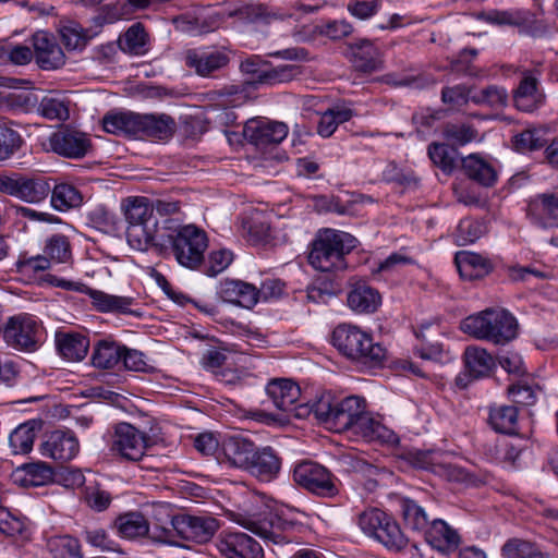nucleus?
Segmentation results:
<instances>
[{
  "instance_id": "1",
  "label": "nucleus",
  "mask_w": 558,
  "mask_h": 558,
  "mask_svg": "<svg viewBox=\"0 0 558 558\" xmlns=\"http://www.w3.org/2000/svg\"><path fill=\"white\" fill-rule=\"evenodd\" d=\"M121 210L128 223L126 240L131 247L145 252L156 247L162 252L165 241L158 234V220L154 207L146 197H128L121 203Z\"/></svg>"
},
{
  "instance_id": "2",
  "label": "nucleus",
  "mask_w": 558,
  "mask_h": 558,
  "mask_svg": "<svg viewBox=\"0 0 558 558\" xmlns=\"http://www.w3.org/2000/svg\"><path fill=\"white\" fill-rule=\"evenodd\" d=\"M333 347L345 357L365 367L384 365L387 350L360 327L351 324L338 325L331 336Z\"/></svg>"
},
{
  "instance_id": "3",
  "label": "nucleus",
  "mask_w": 558,
  "mask_h": 558,
  "mask_svg": "<svg viewBox=\"0 0 558 558\" xmlns=\"http://www.w3.org/2000/svg\"><path fill=\"white\" fill-rule=\"evenodd\" d=\"M461 330L478 340L506 344L518 336L517 318L505 308H486L461 322Z\"/></svg>"
},
{
  "instance_id": "4",
  "label": "nucleus",
  "mask_w": 558,
  "mask_h": 558,
  "mask_svg": "<svg viewBox=\"0 0 558 558\" xmlns=\"http://www.w3.org/2000/svg\"><path fill=\"white\" fill-rule=\"evenodd\" d=\"M219 527L218 521L210 515L178 514L171 518L170 526L154 524L153 543L181 546L180 539L206 543Z\"/></svg>"
},
{
  "instance_id": "5",
  "label": "nucleus",
  "mask_w": 558,
  "mask_h": 558,
  "mask_svg": "<svg viewBox=\"0 0 558 558\" xmlns=\"http://www.w3.org/2000/svg\"><path fill=\"white\" fill-rule=\"evenodd\" d=\"M357 240L350 233L326 229L319 231L311 244L308 263L319 271H338L347 268L345 255Z\"/></svg>"
},
{
  "instance_id": "6",
  "label": "nucleus",
  "mask_w": 558,
  "mask_h": 558,
  "mask_svg": "<svg viewBox=\"0 0 558 558\" xmlns=\"http://www.w3.org/2000/svg\"><path fill=\"white\" fill-rule=\"evenodd\" d=\"M175 259L186 268L195 269L204 260V252L207 248L205 232L195 226L189 225L180 228L177 234H169Z\"/></svg>"
},
{
  "instance_id": "7",
  "label": "nucleus",
  "mask_w": 558,
  "mask_h": 558,
  "mask_svg": "<svg viewBox=\"0 0 558 558\" xmlns=\"http://www.w3.org/2000/svg\"><path fill=\"white\" fill-rule=\"evenodd\" d=\"M294 482L308 492L331 498L338 495L337 477L324 465L314 461H302L294 466Z\"/></svg>"
},
{
  "instance_id": "8",
  "label": "nucleus",
  "mask_w": 558,
  "mask_h": 558,
  "mask_svg": "<svg viewBox=\"0 0 558 558\" xmlns=\"http://www.w3.org/2000/svg\"><path fill=\"white\" fill-rule=\"evenodd\" d=\"M38 332L39 326L33 316L19 314L9 318L3 337L16 349L35 351L39 343Z\"/></svg>"
},
{
  "instance_id": "9",
  "label": "nucleus",
  "mask_w": 558,
  "mask_h": 558,
  "mask_svg": "<svg viewBox=\"0 0 558 558\" xmlns=\"http://www.w3.org/2000/svg\"><path fill=\"white\" fill-rule=\"evenodd\" d=\"M149 438L128 423L116 427L111 450L130 461H140L148 448Z\"/></svg>"
},
{
  "instance_id": "10",
  "label": "nucleus",
  "mask_w": 558,
  "mask_h": 558,
  "mask_svg": "<svg viewBox=\"0 0 558 558\" xmlns=\"http://www.w3.org/2000/svg\"><path fill=\"white\" fill-rule=\"evenodd\" d=\"M61 288L69 291H77L87 294L92 299L94 307L102 313L114 312L121 314H133L131 305L134 300L130 296H119L108 294L100 290H95L81 282L63 280Z\"/></svg>"
},
{
  "instance_id": "11",
  "label": "nucleus",
  "mask_w": 558,
  "mask_h": 558,
  "mask_svg": "<svg viewBox=\"0 0 558 558\" xmlns=\"http://www.w3.org/2000/svg\"><path fill=\"white\" fill-rule=\"evenodd\" d=\"M288 126L283 122L269 120H250L243 129L244 137L258 148L281 143L288 135Z\"/></svg>"
},
{
  "instance_id": "12",
  "label": "nucleus",
  "mask_w": 558,
  "mask_h": 558,
  "mask_svg": "<svg viewBox=\"0 0 558 558\" xmlns=\"http://www.w3.org/2000/svg\"><path fill=\"white\" fill-rule=\"evenodd\" d=\"M230 59L220 50L189 49L184 53V63L202 77L213 76L226 68Z\"/></svg>"
},
{
  "instance_id": "13",
  "label": "nucleus",
  "mask_w": 558,
  "mask_h": 558,
  "mask_svg": "<svg viewBox=\"0 0 558 558\" xmlns=\"http://www.w3.org/2000/svg\"><path fill=\"white\" fill-rule=\"evenodd\" d=\"M78 450V440L71 430H53L40 445V452L44 457L63 462L72 460Z\"/></svg>"
},
{
  "instance_id": "14",
  "label": "nucleus",
  "mask_w": 558,
  "mask_h": 558,
  "mask_svg": "<svg viewBox=\"0 0 558 558\" xmlns=\"http://www.w3.org/2000/svg\"><path fill=\"white\" fill-rule=\"evenodd\" d=\"M49 145L54 153L68 158H82L90 147L85 133L70 129L51 134Z\"/></svg>"
},
{
  "instance_id": "15",
  "label": "nucleus",
  "mask_w": 558,
  "mask_h": 558,
  "mask_svg": "<svg viewBox=\"0 0 558 558\" xmlns=\"http://www.w3.org/2000/svg\"><path fill=\"white\" fill-rule=\"evenodd\" d=\"M226 558H263L262 546L245 533H227L218 544Z\"/></svg>"
},
{
  "instance_id": "16",
  "label": "nucleus",
  "mask_w": 558,
  "mask_h": 558,
  "mask_svg": "<svg viewBox=\"0 0 558 558\" xmlns=\"http://www.w3.org/2000/svg\"><path fill=\"white\" fill-rule=\"evenodd\" d=\"M33 47V53L41 69L53 70L64 64L65 56L62 49L47 32L39 31L34 34Z\"/></svg>"
},
{
  "instance_id": "17",
  "label": "nucleus",
  "mask_w": 558,
  "mask_h": 558,
  "mask_svg": "<svg viewBox=\"0 0 558 558\" xmlns=\"http://www.w3.org/2000/svg\"><path fill=\"white\" fill-rule=\"evenodd\" d=\"M537 71H524L519 86L513 93L514 106L524 112H532L537 109L545 100V95L538 90Z\"/></svg>"
},
{
  "instance_id": "18",
  "label": "nucleus",
  "mask_w": 558,
  "mask_h": 558,
  "mask_svg": "<svg viewBox=\"0 0 558 558\" xmlns=\"http://www.w3.org/2000/svg\"><path fill=\"white\" fill-rule=\"evenodd\" d=\"M281 470V459L269 446L254 448V457L250 459L245 471L259 481L270 482L276 478Z\"/></svg>"
},
{
  "instance_id": "19",
  "label": "nucleus",
  "mask_w": 558,
  "mask_h": 558,
  "mask_svg": "<svg viewBox=\"0 0 558 558\" xmlns=\"http://www.w3.org/2000/svg\"><path fill=\"white\" fill-rule=\"evenodd\" d=\"M253 441L239 436H231L223 440L219 461L230 468L246 470L250 459L254 457Z\"/></svg>"
},
{
  "instance_id": "20",
  "label": "nucleus",
  "mask_w": 558,
  "mask_h": 558,
  "mask_svg": "<svg viewBox=\"0 0 558 558\" xmlns=\"http://www.w3.org/2000/svg\"><path fill=\"white\" fill-rule=\"evenodd\" d=\"M366 411L364 398L350 396L336 401L333 410V429L337 432L351 430L360 422Z\"/></svg>"
},
{
  "instance_id": "21",
  "label": "nucleus",
  "mask_w": 558,
  "mask_h": 558,
  "mask_svg": "<svg viewBox=\"0 0 558 558\" xmlns=\"http://www.w3.org/2000/svg\"><path fill=\"white\" fill-rule=\"evenodd\" d=\"M113 526L122 538L129 541L148 538L153 542L154 527L150 529L148 520L142 512L122 513L114 520Z\"/></svg>"
},
{
  "instance_id": "22",
  "label": "nucleus",
  "mask_w": 558,
  "mask_h": 558,
  "mask_svg": "<svg viewBox=\"0 0 558 558\" xmlns=\"http://www.w3.org/2000/svg\"><path fill=\"white\" fill-rule=\"evenodd\" d=\"M527 217L543 228L558 227V195L542 194L529 203Z\"/></svg>"
},
{
  "instance_id": "23",
  "label": "nucleus",
  "mask_w": 558,
  "mask_h": 558,
  "mask_svg": "<svg viewBox=\"0 0 558 558\" xmlns=\"http://www.w3.org/2000/svg\"><path fill=\"white\" fill-rule=\"evenodd\" d=\"M266 392L278 410L295 413L298 408L295 402L301 396V389L296 383L291 379L276 378L268 383Z\"/></svg>"
},
{
  "instance_id": "24",
  "label": "nucleus",
  "mask_w": 558,
  "mask_h": 558,
  "mask_svg": "<svg viewBox=\"0 0 558 558\" xmlns=\"http://www.w3.org/2000/svg\"><path fill=\"white\" fill-rule=\"evenodd\" d=\"M350 61L356 71L372 73L381 69L378 48L367 39H361L349 46Z\"/></svg>"
},
{
  "instance_id": "25",
  "label": "nucleus",
  "mask_w": 558,
  "mask_h": 558,
  "mask_svg": "<svg viewBox=\"0 0 558 558\" xmlns=\"http://www.w3.org/2000/svg\"><path fill=\"white\" fill-rule=\"evenodd\" d=\"M426 542L441 553H451L460 544V536L456 530L440 519H434L424 532Z\"/></svg>"
},
{
  "instance_id": "26",
  "label": "nucleus",
  "mask_w": 558,
  "mask_h": 558,
  "mask_svg": "<svg viewBox=\"0 0 558 558\" xmlns=\"http://www.w3.org/2000/svg\"><path fill=\"white\" fill-rule=\"evenodd\" d=\"M245 526L267 543L282 544L288 542L286 533L293 525L278 515H272L262 521H247Z\"/></svg>"
},
{
  "instance_id": "27",
  "label": "nucleus",
  "mask_w": 558,
  "mask_h": 558,
  "mask_svg": "<svg viewBox=\"0 0 558 558\" xmlns=\"http://www.w3.org/2000/svg\"><path fill=\"white\" fill-rule=\"evenodd\" d=\"M414 463L416 466L429 470L450 482L464 483L470 477V474L463 468L439 461L432 452L417 453Z\"/></svg>"
},
{
  "instance_id": "28",
  "label": "nucleus",
  "mask_w": 558,
  "mask_h": 558,
  "mask_svg": "<svg viewBox=\"0 0 558 558\" xmlns=\"http://www.w3.org/2000/svg\"><path fill=\"white\" fill-rule=\"evenodd\" d=\"M175 131V122L168 114H138V135L157 140H166Z\"/></svg>"
},
{
  "instance_id": "29",
  "label": "nucleus",
  "mask_w": 558,
  "mask_h": 558,
  "mask_svg": "<svg viewBox=\"0 0 558 558\" xmlns=\"http://www.w3.org/2000/svg\"><path fill=\"white\" fill-rule=\"evenodd\" d=\"M348 305L356 313H374L381 303L379 292L363 282L355 283L348 293Z\"/></svg>"
},
{
  "instance_id": "30",
  "label": "nucleus",
  "mask_w": 558,
  "mask_h": 558,
  "mask_svg": "<svg viewBox=\"0 0 558 558\" xmlns=\"http://www.w3.org/2000/svg\"><path fill=\"white\" fill-rule=\"evenodd\" d=\"M219 295L225 302L250 308L257 303L258 292L256 288L250 283L238 280H227L221 284Z\"/></svg>"
},
{
  "instance_id": "31",
  "label": "nucleus",
  "mask_w": 558,
  "mask_h": 558,
  "mask_svg": "<svg viewBox=\"0 0 558 558\" xmlns=\"http://www.w3.org/2000/svg\"><path fill=\"white\" fill-rule=\"evenodd\" d=\"M352 433L369 442L393 444L397 440L396 434L372 417L367 411L360 418Z\"/></svg>"
},
{
  "instance_id": "32",
  "label": "nucleus",
  "mask_w": 558,
  "mask_h": 558,
  "mask_svg": "<svg viewBox=\"0 0 558 558\" xmlns=\"http://www.w3.org/2000/svg\"><path fill=\"white\" fill-rule=\"evenodd\" d=\"M53 472L44 462L23 464L13 473L14 482L24 487H38L52 481Z\"/></svg>"
},
{
  "instance_id": "33",
  "label": "nucleus",
  "mask_w": 558,
  "mask_h": 558,
  "mask_svg": "<svg viewBox=\"0 0 558 558\" xmlns=\"http://www.w3.org/2000/svg\"><path fill=\"white\" fill-rule=\"evenodd\" d=\"M336 401L330 395H323L313 403L299 404L295 408V417L306 418L311 414L319 421L333 428V410L336 409Z\"/></svg>"
},
{
  "instance_id": "34",
  "label": "nucleus",
  "mask_w": 558,
  "mask_h": 558,
  "mask_svg": "<svg viewBox=\"0 0 558 558\" xmlns=\"http://www.w3.org/2000/svg\"><path fill=\"white\" fill-rule=\"evenodd\" d=\"M59 353L66 360L82 361L88 352L89 341L81 333L59 332L56 336Z\"/></svg>"
},
{
  "instance_id": "35",
  "label": "nucleus",
  "mask_w": 558,
  "mask_h": 558,
  "mask_svg": "<svg viewBox=\"0 0 558 558\" xmlns=\"http://www.w3.org/2000/svg\"><path fill=\"white\" fill-rule=\"evenodd\" d=\"M138 114L132 111L109 112L102 118L104 130L114 135L137 136Z\"/></svg>"
},
{
  "instance_id": "36",
  "label": "nucleus",
  "mask_w": 558,
  "mask_h": 558,
  "mask_svg": "<svg viewBox=\"0 0 558 558\" xmlns=\"http://www.w3.org/2000/svg\"><path fill=\"white\" fill-rule=\"evenodd\" d=\"M454 263L461 277L473 280L487 275L490 269L488 259L473 252H458L454 256Z\"/></svg>"
},
{
  "instance_id": "37",
  "label": "nucleus",
  "mask_w": 558,
  "mask_h": 558,
  "mask_svg": "<svg viewBox=\"0 0 558 558\" xmlns=\"http://www.w3.org/2000/svg\"><path fill=\"white\" fill-rule=\"evenodd\" d=\"M463 357L465 368L473 378L488 376L495 366V360L488 351L477 345L466 347Z\"/></svg>"
},
{
  "instance_id": "38",
  "label": "nucleus",
  "mask_w": 558,
  "mask_h": 558,
  "mask_svg": "<svg viewBox=\"0 0 558 558\" xmlns=\"http://www.w3.org/2000/svg\"><path fill=\"white\" fill-rule=\"evenodd\" d=\"M41 428V423L36 420H29L15 427L9 436V445L14 454L28 453L33 449V445L37 433Z\"/></svg>"
},
{
  "instance_id": "39",
  "label": "nucleus",
  "mask_w": 558,
  "mask_h": 558,
  "mask_svg": "<svg viewBox=\"0 0 558 558\" xmlns=\"http://www.w3.org/2000/svg\"><path fill=\"white\" fill-rule=\"evenodd\" d=\"M123 345L108 339L97 341L92 354V363L95 367L110 369L121 362Z\"/></svg>"
},
{
  "instance_id": "40",
  "label": "nucleus",
  "mask_w": 558,
  "mask_h": 558,
  "mask_svg": "<svg viewBox=\"0 0 558 558\" xmlns=\"http://www.w3.org/2000/svg\"><path fill=\"white\" fill-rule=\"evenodd\" d=\"M462 169L471 180L484 186H490L496 181V171L484 159L470 155L462 160Z\"/></svg>"
},
{
  "instance_id": "41",
  "label": "nucleus",
  "mask_w": 558,
  "mask_h": 558,
  "mask_svg": "<svg viewBox=\"0 0 558 558\" xmlns=\"http://www.w3.org/2000/svg\"><path fill=\"white\" fill-rule=\"evenodd\" d=\"M70 101L62 95L48 94L37 106V113L48 120L65 121L70 117Z\"/></svg>"
},
{
  "instance_id": "42",
  "label": "nucleus",
  "mask_w": 558,
  "mask_h": 558,
  "mask_svg": "<svg viewBox=\"0 0 558 558\" xmlns=\"http://www.w3.org/2000/svg\"><path fill=\"white\" fill-rule=\"evenodd\" d=\"M148 35L141 23L131 25L118 40L123 52L141 56L147 51Z\"/></svg>"
},
{
  "instance_id": "43",
  "label": "nucleus",
  "mask_w": 558,
  "mask_h": 558,
  "mask_svg": "<svg viewBox=\"0 0 558 558\" xmlns=\"http://www.w3.org/2000/svg\"><path fill=\"white\" fill-rule=\"evenodd\" d=\"M51 205L59 211H68L77 208L83 204V195L81 192L69 183H60L54 185L50 191Z\"/></svg>"
},
{
  "instance_id": "44",
  "label": "nucleus",
  "mask_w": 558,
  "mask_h": 558,
  "mask_svg": "<svg viewBox=\"0 0 558 558\" xmlns=\"http://www.w3.org/2000/svg\"><path fill=\"white\" fill-rule=\"evenodd\" d=\"M400 510L404 524L415 532H425L430 524L429 517L425 509L409 498L400 500Z\"/></svg>"
},
{
  "instance_id": "45",
  "label": "nucleus",
  "mask_w": 558,
  "mask_h": 558,
  "mask_svg": "<svg viewBox=\"0 0 558 558\" xmlns=\"http://www.w3.org/2000/svg\"><path fill=\"white\" fill-rule=\"evenodd\" d=\"M34 57L31 47L8 39L0 40V64L25 65Z\"/></svg>"
},
{
  "instance_id": "46",
  "label": "nucleus",
  "mask_w": 558,
  "mask_h": 558,
  "mask_svg": "<svg viewBox=\"0 0 558 558\" xmlns=\"http://www.w3.org/2000/svg\"><path fill=\"white\" fill-rule=\"evenodd\" d=\"M489 422L496 432L513 434L518 425V410L512 405H500L492 408Z\"/></svg>"
},
{
  "instance_id": "47",
  "label": "nucleus",
  "mask_w": 558,
  "mask_h": 558,
  "mask_svg": "<svg viewBox=\"0 0 558 558\" xmlns=\"http://www.w3.org/2000/svg\"><path fill=\"white\" fill-rule=\"evenodd\" d=\"M353 116L350 108L336 106L325 111L319 119L317 132L323 137H329L337 130L338 125L349 121Z\"/></svg>"
},
{
  "instance_id": "48",
  "label": "nucleus",
  "mask_w": 558,
  "mask_h": 558,
  "mask_svg": "<svg viewBox=\"0 0 558 558\" xmlns=\"http://www.w3.org/2000/svg\"><path fill=\"white\" fill-rule=\"evenodd\" d=\"M303 73L302 68L296 64H281L269 68L266 65L259 76V84L276 85L291 82Z\"/></svg>"
},
{
  "instance_id": "49",
  "label": "nucleus",
  "mask_w": 558,
  "mask_h": 558,
  "mask_svg": "<svg viewBox=\"0 0 558 558\" xmlns=\"http://www.w3.org/2000/svg\"><path fill=\"white\" fill-rule=\"evenodd\" d=\"M47 547L53 558H83L80 542L70 535L49 538Z\"/></svg>"
},
{
  "instance_id": "50",
  "label": "nucleus",
  "mask_w": 558,
  "mask_h": 558,
  "mask_svg": "<svg viewBox=\"0 0 558 558\" xmlns=\"http://www.w3.org/2000/svg\"><path fill=\"white\" fill-rule=\"evenodd\" d=\"M374 538L392 550H400L407 545V538L401 532L400 526L389 515L381 527L377 530Z\"/></svg>"
},
{
  "instance_id": "51",
  "label": "nucleus",
  "mask_w": 558,
  "mask_h": 558,
  "mask_svg": "<svg viewBox=\"0 0 558 558\" xmlns=\"http://www.w3.org/2000/svg\"><path fill=\"white\" fill-rule=\"evenodd\" d=\"M51 191L49 183L41 178L23 177L19 198L37 204L47 198Z\"/></svg>"
},
{
  "instance_id": "52",
  "label": "nucleus",
  "mask_w": 558,
  "mask_h": 558,
  "mask_svg": "<svg viewBox=\"0 0 558 558\" xmlns=\"http://www.w3.org/2000/svg\"><path fill=\"white\" fill-rule=\"evenodd\" d=\"M247 240L254 244H267L272 239L270 222L266 216L255 215L243 225Z\"/></svg>"
},
{
  "instance_id": "53",
  "label": "nucleus",
  "mask_w": 558,
  "mask_h": 558,
  "mask_svg": "<svg viewBox=\"0 0 558 558\" xmlns=\"http://www.w3.org/2000/svg\"><path fill=\"white\" fill-rule=\"evenodd\" d=\"M239 13L243 20L259 24H270L284 17L280 12L263 3H248L241 8Z\"/></svg>"
},
{
  "instance_id": "54",
  "label": "nucleus",
  "mask_w": 558,
  "mask_h": 558,
  "mask_svg": "<svg viewBox=\"0 0 558 558\" xmlns=\"http://www.w3.org/2000/svg\"><path fill=\"white\" fill-rule=\"evenodd\" d=\"M433 163L445 173H451L457 166V151L454 148L442 143H432L427 149Z\"/></svg>"
},
{
  "instance_id": "55",
  "label": "nucleus",
  "mask_w": 558,
  "mask_h": 558,
  "mask_svg": "<svg viewBox=\"0 0 558 558\" xmlns=\"http://www.w3.org/2000/svg\"><path fill=\"white\" fill-rule=\"evenodd\" d=\"M23 145V138L8 123L0 122V162L10 159Z\"/></svg>"
},
{
  "instance_id": "56",
  "label": "nucleus",
  "mask_w": 558,
  "mask_h": 558,
  "mask_svg": "<svg viewBox=\"0 0 558 558\" xmlns=\"http://www.w3.org/2000/svg\"><path fill=\"white\" fill-rule=\"evenodd\" d=\"M470 99L476 105L497 109L506 106L508 94L505 88L490 85L473 93Z\"/></svg>"
},
{
  "instance_id": "57",
  "label": "nucleus",
  "mask_w": 558,
  "mask_h": 558,
  "mask_svg": "<svg viewBox=\"0 0 558 558\" xmlns=\"http://www.w3.org/2000/svg\"><path fill=\"white\" fill-rule=\"evenodd\" d=\"M60 36L63 45L69 50H82L88 41L87 32L73 21L61 26Z\"/></svg>"
},
{
  "instance_id": "58",
  "label": "nucleus",
  "mask_w": 558,
  "mask_h": 558,
  "mask_svg": "<svg viewBox=\"0 0 558 558\" xmlns=\"http://www.w3.org/2000/svg\"><path fill=\"white\" fill-rule=\"evenodd\" d=\"M501 555L504 558H541L539 549L531 542L511 538L508 539L502 548Z\"/></svg>"
},
{
  "instance_id": "59",
  "label": "nucleus",
  "mask_w": 558,
  "mask_h": 558,
  "mask_svg": "<svg viewBox=\"0 0 558 558\" xmlns=\"http://www.w3.org/2000/svg\"><path fill=\"white\" fill-rule=\"evenodd\" d=\"M484 21L495 25L520 26L530 22V14L525 11H498L493 10L481 16Z\"/></svg>"
},
{
  "instance_id": "60",
  "label": "nucleus",
  "mask_w": 558,
  "mask_h": 558,
  "mask_svg": "<svg viewBox=\"0 0 558 558\" xmlns=\"http://www.w3.org/2000/svg\"><path fill=\"white\" fill-rule=\"evenodd\" d=\"M442 135L451 145L463 146L477 136V131L465 123H448L442 130Z\"/></svg>"
},
{
  "instance_id": "61",
  "label": "nucleus",
  "mask_w": 558,
  "mask_h": 558,
  "mask_svg": "<svg viewBox=\"0 0 558 558\" xmlns=\"http://www.w3.org/2000/svg\"><path fill=\"white\" fill-rule=\"evenodd\" d=\"M44 253L56 263H66L71 258L69 239L63 234L51 235L45 245Z\"/></svg>"
},
{
  "instance_id": "62",
  "label": "nucleus",
  "mask_w": 558,
  "mask_h": 558,
  "mask_svg": "<svg viewBox=\"0 0 558 558\" xmlns=\"http://www.w3.org/2000/svg\"><path fill=\"white\" fill-rule=\"evenodd\" d=\"M546 143L545 132L537 129L525 130L513 138V146L520 153L541 149Z\"/></svg>"
},
{
  "instance_id": "63",
  "label": "nucleus",
  "mask_w": 558,
  "mask_h": 558,
  "mask_svg": "<svg viewBox=\"0 0 558 558\" xmlns=\"http://www.w3.org/2000/svg\"><path fill=\"white\" fill-rule=\"evenodd\" d=\"M484 233V227L481 222L472 219H463L459 222L454 239L458 245H468L475 242Z\"/></svg>"
},
{
  "instance_id": "64",
  "label": "nucleus",
  "mask_w": 558,
  "mask_h": 558,
  "mask_svg": "<svg viewBox=\"0 0 558 558\" xmlns=\"http://www.w3.org/2000/svg\"><path fill=\"white\" fill-rule=\"evenodd\" d=\"M27 531L25 521L13 515L4 508H0V533L10 536H23Z\"/></svg>"
}]
</instances>
